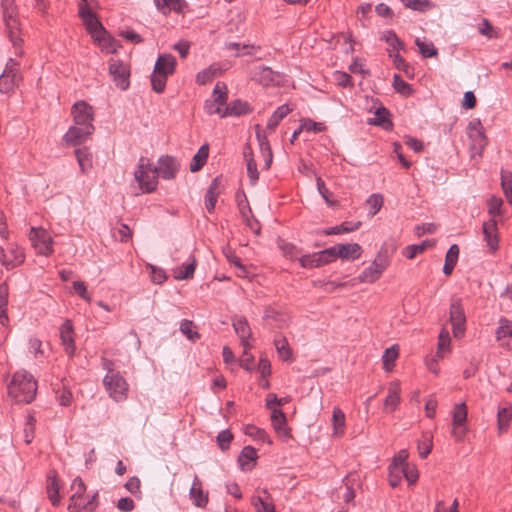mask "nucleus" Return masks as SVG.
I'll return each instance as SVG.
<instances>
[{
    "instance_id": "nucleus-22",
    "label": "nucleus",
    "mask_w": 512,
    "mask_h": 512,
    "mask_svg": "<svg viewBox=\"0 0 512 512\" xmlns=\"http://www.w3.org/2000/svg\"><path fill=\"white\" fill-rule=\"evenodd\" d=\"M400 384L398 382H392L388 388V395L384 401V411L393 412L397 409L400 403Z\"/></svg>"
},
{
    "instance_id": "nucleus-18",
    "label": "nucleus",
    "mask_w": 512,
    "mask_h": 512,
    "mask_svg": "<svg viewBox=\"0 0 512 512\" xmlns=\"http://www.w3.org/2000/svg\"><path fill=\"white\" fill-rule=\"evenodd\" d=\"M480 122L478 123H469V137L472 140L471 149L474 151H478L479 154L482 153L484 147L487 144L486 136L484 135L483 131L481 130Z\"/></svg>"
},
{
    "instance_id": "nucleus-58",
    "label": "nucleus",
    "mask_w": 512,
    "mask_h": 512,
    "mask_svg": "<svg viewBox=\"0 0 512 512\" xmlns=\"http://www.w3.org/2000/svg\"><path fill=\"white\" fill-rule=\"evenodd\" d=\"M36 419L33 415H28L24 427V440L26 444H30L34 438Z\"/></svg>"
},
{
    "instance_id": "nucleus-37",
    "label": "nucleus",
    "mask_w": 512,
    "mask_h": 512,
    "mask_svg": "<svg viewBox=\"0 0 512 512\" xmlns=\"http://www.w3.org/2000/svg\"><path fill=\"white\" fill-rule=\"evenodd\" d=\"M9 288L6 282L0 283V323L5 325L8 322L7 305H8Z\"/></svg>"
},
{
    "instance_id": "nucleus-1",
    "label": "nucleus",
    "mask_w": 512,
    "mask_h": 512,
    "mask_svg": "<svg viewBox=\"0 0 512 512\" xmlns=\"http://www.w3.org/2000/svg\"><path fill=\"white\" fill-rule=\"evenodd\" d=\"M37 382L34 377L25 370L13 374L8 384V394L17 403H31L36 396Z\"/></svg>"
},
{
    "instance_id": "nucleus-5",
    "label": "nucleus",
    "mask_w": 512,
    "mask_h": 512,
    "mask_svg": "<svg viewBox=\"0 0 512 512\" xmlns=\"http://www.w3.org/2000/svg\"><path fill=\"white\" fill-rule=\"evenodd\" d=\"M393 251L394 249L390 251L387 247L382 246L371 265L359 275V280L367 283H374L378 280L389 266Z\"/></svg>"
},
{
    "instance_id": "nucleus-7",
    "label": "nucleus",
    "mask_w": 512,
    "mask_h": 512,
    "mask_svg": "<svg viewBox=\"0 0 512 512\" xmlns=\"http://www.w3.org/2000/svg\"><path fill=\"white\" fill-rule=\"evenodd\" d=\"M103 384L109 396L115 401L118 402L127 398L128 383L119 372L106 374L103 379Z\"/></svg>"
},
{
    "instance_id": "nucleus-11",
    "label": "nucleus",
    "mask_w": 512,
    "mask_h": 512,
    "mask_svg": "<svg viewBox=\"0 0 512 512\" xmlns=\"http://www.w3.org/2000/svg\"><path fill=\"white\" fill-rule=\"evenodd\" d=\"M108 70L117 87H119L122 91H125L129 88L130 70L123 61L111 59L109 61Z\"/></svg>"
},
{
    "instance_id": "nucleus-29",
    "label": "nucleus",
    "mask_w": 512,
    "mask_h": 512,
    "mask_svg": "<svg viewBox=\"0 0 512 512\" xmlns=\"http://www.w3.org/2000/svg\"><path fill=\"white\" fill-rule=\"evenodd\" d=\"M223 69L218 64H212L208 68L200 71L196 75V82L199 85H205L211 82L215 77L220 76Z\"/></svg>"
},
{
    "instance_id": "nucleus-42",
    "label": "nucleus",
    "mask_w": 512,
    "mask_h": 512,
    "mask_svg": "<svg viewBox=\"0 0 512 512\" xmlns=\"http://www.w3.org/2000/svg\"><path fill=\"white\" fill-rule=\"evenodd\" d=\"M406 7L414 11L427 12L435 5L430 0H400Z\"/></svg>"
},
{
    "instance_id": "nucleus-61",
    "label": "nucleus",
    "mask_w": 512,
    "mask_h": 512,
    "mask_svg": "<svg viewBox=\"0 0 512 512\" xmlns=\"http://www.w3.org/2000/svg\"><path fill=\"white\" fill-rule=\"evenodd\" d=\"M367 204L370 206L369 214L374 216L383 205V196L381 194H372L367 199Z\"/></svg>"
},
{
    "instance_id": "nucleus-36",
    "label": "nucleus",
    "mask_w": 512,
    "mask_h": 512,
    "mask_svg": "<svg viewBox=\"0 0 512 512\" xmlns=\"http://www.w3.org/2000/svg\"><path fill=\"white\" fill-rule=\"evenodd\" d=\"M209 155V147L207 144L202 145L194 155L190 163V171L197 172L206 164Z\"/></svg>"
},
{
    "instance_id": "nucleus-50",
    "label": "nucleus",
    "mask_w": 512,
    "mask_h": 512,
    "mask_svg": "<svg viewBox=\"0 0 512 512\" xmlns=\"http://www.w3.org/2000/svg\"><path fill=\"white\" fill-rule=\"evenodd\" d=\"M380 39L384 40L393 50H400V49L404 48L403 42L398 38L396 33L392 30L383 32Z\"/></svg>"
},
{
    "instance_id": "nucleus-4",
    "label": "nucleus",
    "mask_w": 512,
    "mask_h": 512,
    "mask_svg": "<svg viewBox=\"0 0 512 512\" xmlns=\"http://www.w3.org/2000/svg\"><path fill=\"white\" fill-rule=\"evenodd\" d=\"M134 178L143 193H151L157 188L158 169L152 166L148 158L141 157L134 172Z\"/></svg>"
},
{
    "instance_id": "nucleus-3",
    "label": "nucleus",
    "mask_w": 512,
    "mask_h": 512,
    "mask_svg": "<svg viewBox=\"0 0 512 512\" xmlns=\"http://www.w3.org/2000/svg\"><path fill=\"white\" fill-rule=\"evenodd\" d=\"M177 60L171 54H160L154 65L151 75L152 89L156 93H163L166 88L167 78L175 72Z\"/></svg>"
},
{
    "instance_id": "nucleus-31",
    "label": "nucleus",
    "mask_w": 512,
    "mask_h": 512,
    "mask_svg": "<svg viewBox=\"0 0 512 512\" xmlns=\"http://www.w3.org/2000/svg\"><path fill=\"white\" fill-rule=\"evenodd\" d=\"M459 257V247L457 244H453L448 249L446 256H445V263L443 266V273L446 276H449L452 274L454 267L457 264Z\"/></svg>"
},
{
    "instance_id": "nucleus-12",
    "label": "nucleus",
    "mask_w": 512,
    "mask_h": 512,
    "mask_svg": "<svg viewBox=\"0 0 512 512\" xmlns=\"http://www.w3.org/2000/svg\"><path fill=\"white\" fill-rule=\"evenodd\" d=\"M25 255L16 244H9L7 249L0 246V263L6 269H12L24 262Z\"/></svg>"
},
{
    "instance_id": "nucleus-30",
    "label": "nucleus",
    "mask_w": 512,
    "mask_h": 512,
    "mask_svg": "<svg viewBox=\"0 0 512 512\" xmlns=\"http://www.w3.org/2000/svg\"><path fill=\"white\" fill-rule=\"evenodd\" d=\"M75 156L83 174H87L92 168V154L87 147L77 148Z\"/></svg>"
},
{
    "instance_id": "nucleus-57",
    "label": "nucleus",
    "mask_w": 512,
    "mask_h": 512,
    "mask_svg": "<svg viewBox=\"0 0 512 512\" xmlns=\"http://www.w3.org/2000/svg\"><path fill=\"white\" fill-rule=\"evenodd\" d=\"M299 263L301 267L306 269L318 268L321 267L318 261V256L315 253L312 254H304L299 258Z\"/></svg>"
},
{
    "instance_id": "nucleus-43",
    "label": "nucleus",
    "mask_w": 512,
    "mask_h": 512,
    "mask_svg": "<svg viewBox=\"0 0 512 512\" xmlns=\"http://www.w3.org/2000/svg\"><path fill=\"white\" fill-rule=\"evenodd\" d=\"M433 243L430 240H425L420 244L408 245L403 250V255L408 259H413L418 254L423 253L428 247H431Z\"/></svg>"
},
{
    "instance_id": "nucleus-44",
    "label": "nucleus",
    "mask_w": 512,
    "mask_h": 512,
    "mask_svg": "<svg viewBox=\"0 0 512 512\" xmlns=\"http://www.w3.org/2000/svg\"><path fill=\"white\" fill-rule=\"evenodd\" d=\"M212 97H213V99H211V100L213 102H216L221 107L226 105L227 99H228V91H227L226 84L222 83V82H218L213 89Z\"/></svg>"
},
{
    "instance_id": "nucleus-56",
    "label": "nucleus",
    "mask_w": 512,
    "mask_h": 512,
    "mask_svg": "<svg viewBox=\"0 0 512 512\" xmlns=\"http://www.w3.org/2000/svg\"><path fill=\"white\" fill-rule=\"evenodd\" d=\"M393 87L394 89L401 93L404 96H408L412 93L411 86L405 82L402 77L398 74H395L393 77Z\"/></svg>"
},
{
    "instance_id": "nucleus-24",
    "label": "nucleus",
    "mask_w": 512,
    "mask_h": 512,
    "mask_svg": "<svg viewBox=\"0 0 512 512\" xmlns=\"http://www.w3.org/2000/svg\"><path fill=\"white\" fill-rule=\"evenodd\" d=\"M272 426L279 436L286 437L289 435L287 426V418L281 409H272L271 412Z\"/></svg>"
},
{
    "instance_id": "nucleus-62",
    "label": "nucleus",
    "mask_w": 512,
    "mask_h": 512,
    "mask_svg": "<svg viewBox=\"0 0 512 512\" xmlns=\"http://www.w3.org/2000/svg\"><path fill=\"white\" fill-rule=\"evenodd\" d=\"M432 447H433L432 437L425 435L424 439L418 442L419 456L422 459L426 458L430 454Z\"/></svg>"
},
{
    "instance_id": "nucleus-23",
    "label": "nucleus",
    "mask_w": 512,
    "mask_h": 512,
    "mask_svg": "<svg viewBox=\"0 0 512 512\" xmlns=\"http://www.w3.org/2000/svg\"><path fill=\"white\" fill-rule=\"evenodd\" d=\"M46 482L48 499L51 504L56 507L60 504L59 484L56 471L52 470L48 473Z\"/></svg>"
},
{
    "instance_id": "nucleus-64",
    "label": "nucleus",
    "mask_w": 512,
    "mask_h": 512,
    "mask_svg": "<svg viewBox=\"0 0 512 512\" xmlns=\"http://www.w3.org/2000/svg\"><path fill=\"white\" fill-rule=\"evenodd\" d=\"M398 471L404 475L409 484H414L418 480L419 475L415 466L408 464L400 468Z\"/></svg>"
},
{
    "instance_id": "nucleus-52",
    "label": "nucleus",
    "mask_w": 512,
    "mask_h": 512,
    "mask_svg": "<svg viewBox=\"0 0 512 512\" xmlns=\"http://www.w3.org/2000/svg\"><path fill=\"white\" fill-rule=\"evenodd\" d=\"M415 44L419 48V51L423 57L431 58L437 55V49L432 42H425L421 41L419 38H416Z\"/></svg>"
},
{
    "instance_id": "nucleus-20",
    "label": "nucleus",
    "mask_w": 512,
    "mask_h": 512,
    "mask_svg": "<svg viewBox=\"0 0 512 512\" xmlns=\"http://www.w3.org/2000/svg\"><path fill=\"white\" fill-rule=\"evenodd\" d=\"M60 339L65 351L72 356L75 351L73 338V325L70 320H65L60 327Z\"/></svg>"
},
{
    "instance_id": "nucleus-45",
    "label": "nucleus",
    "mask_w": 512,
    "mask_h": 512,
    "mask_svg": "<svg viewBox=\"0 0 512 512\" xmlns=\"http://www.w3.org/2000/svg\"><path fill=\"white\" fill-rule=\"evenodd\" d=\"M399 355V348L397 345H393L384 351L382 356L383 366L386 371H390L391 367L394 366L395 360Z\"/></svg>"
},
{
    "instance_id": "nucleus-32",
    "label": "nucleus",
    "mask_w": 512,
    "mask_h": 512,
    "mask_svg": "<svg viewBox=\"0 0 512 512\" xmlns=\"http://www.w3.org/2000/svg\"><path fill=\"white\" fill-rule=\"evenodd\" d=\"M218 187L219 180L218 178H214L206 191L205 206L209 213H212L215 209V205L219 194Z\"/></svg>"
},
{
    "instance_id": "nucleus-55",
    "label": "nucleus",
    "mask_w": 512,
    "mask_h": 512,
    "mask_svg": "<svg viewBox=\"0 0 512 512\" xmlns=\"http://www.w3.org/2000/svg\"><path fill=\"white\" fill-rule=\"evenodd\" d=\"M333 78L335 83L340 87L352 88L354 86L352 77L346 72L335 71L333 74Z\"/></svg>"
},
{
    "instance_id": "nucleus-16",
    "label": "nucleus",
    "mask_w": 512,
    "mask_h": 512,
    "mask_svg": "<svg viewBox=\"0 0 512 512\" xmlns=\"http://www.w3.org/2000/svg\"><path fill=\"white\" fill-rule=\"evenodd\" d=\"M158 163V176L160 175L166 180L173 179L176 176V173L179 170V164L174 157L168 155L161 156Z\"/></svg>"
},
{
    "instance_id": "nucleus-51",
    "label": "nucleus",
    "mask_w": 512,
    "mask_h": 512,
    "mask_svg": "<svg viewBox=\"0 0 512 512\" xmlns=\"http://www.w3.org/2000/svg\"><path fill=\"white\" fill-rule=\"evenodd\" d=\"M511 418L512 412L510 408L503 407L498 409L497 423L500 431H503L508 427Z\"/></svg>"
},
{
    "instance_id": "nucleus-53",
    "label": "nucleus",
    "mask_w": 512,
    "mask_h": 512,
    "mask_svg": "<svg viewBox=\"0 0 512 512\" xmlns=\"http://www.w3.org/2000/svg\"><path fill=\"white\" fill-rule=\"evenodd\" d=\"M370 123L387 128V124L391 125L389 121V111L384 107L378 108L375 112V118L371 120Z\"/></svg>"
},
{
    "instance_id": "nucleus-10",
    "label": "nucleus",
    "mask_w": 512,
    "mask_h": 512,
    "mask_svg": "<svg viewBox=\"0 0 512 512\" xmlns=\"http://www.w3.org/2000/svg\"><path fill=\"white\" fill-rule=\"evenodd\" d=\"M30 240L39 254L49 256L53 253V240L45 229L32 227Z\"/></svg>"
},
{
    "instance_id": "nucleus-25",
    "label": "nucleus",
    "mask_w": 512,
    "mask_h": 512,
    "mask_svg": "<svg viewBox=\"0 0 512 512\" xmlns=\"http://www.w3.org/2000/svg\"><path fill=\"white\" fill-rule=\"evenodd\" d=\"M263 496H253L252 505L256 512H276L271 494L266 490H262Z\"/></svg>"
},
{
    "instance_id": "nucleus-19",
    "label": "nucleus",
    "mask_w": 512,
    "mask_h": 512,
    "mask_svg": "<svg viewBox=\"0 0 512 512\" xmlns=\"http://www.w3.org/2000/svg\"><path fill=\"white\" fill-rule=\"evenodd\" d=\"M189 495L193 504L197 507H205L208 503V494L203 491L202 482L196 474L194 475Z\"/></svg>"
},
{
    "instance_id": "nucleus-48",
    "label": "nucleus",
    "mask_w": 512,
    "mask_h": 512,
    "mask_svg": "<svg viewBox=\"0 0 512 512\" xmlns=\"http://www.w3.org/2000/svg\"><path fill=\"white\" fill-rule=\"evenodd\" d=\"M244 433L256 440H259L262 442H268L269 444L271 443V440H270L268 434L266 433V431L264 429L256 427L255 425H252V424L246 425V427L244 429Z\"/></svg>"
},
{
    "instance_id": "nucleus-8",
    "label": "nucleus",
    "mask_w": 512,
    "mask_h": 512,
    "mask_svg": "<svg viewBox=\"0 0 512 512\" xmlns=\"http://www.w3.org/2000/svg\"><path fill=\"white\" fill-rule=\"evenodd\" d=\"M251 79L262 86H279L284 80V75L273 71L270 67L258 65L250 71Z\"/></svg>"
},
{
    "instance_id": "nucleus-27",
    "label": "nucleus",
    "mask_w": 512,
    "mask_h": 512,
    "mask_svg": "<svg viewBox=\"0 0 512 512\" xmlns=\"http://www.w3.org/2000/svg\"><path fill=\"white\" fill-rule=\"evenodd\" d=\"M233 328L236 334L240 337L241 344L244 348H250L248 339L251 337V329L247 320L243 317L236 319L233 322Z\"/></svg>"
},
{
    "instance_id": "nucleus-9",
    "label": "nucleus",
    "mask_w": 512,
    "mask_h": 512,
    "mask_svg": "<svg viewBox=\"0 0 512 512\" xmlns=\"http://www.w3.org/2000/svg\"><path fill=\"white\" fill-rule=\"evenodd\" d=\"M449 314L454 337H462L466 330V316L461 299L452 300Z\"/></svg>"
},
{
    "instance_id": "nucleus-39",
    "label": "nucleus",
    "mask_w": 512,
    "mask_h": 512,
    "mask_svg": "<svg viewBox=\"0 0 512 512\" xmlns=\"http://www.w3.org/2000/svg\"><path fill=\"white\" fill-rule=\"evenodd\" d=\"M157 8L163 13L167 14L171 10L181 12L183 9V0H154Z\"/></svg>"
},
{
    "instance_id": "nucleus-54",
    "label": "nucleus",
    "mask_w": 512,
    "mask_h": 512,
    "mask_svg": "<svg viewBox=\"0 0 512 512\" xmlns=\"http://www.w3.org/2000/svg\"><path fill=\"white\" fill-rule=\"evenodd\" d=\"M316 185L318 192L320 193L326 204L331 207L335 206L337 204V201L331 198L332 193L328 190L322 178L318 177L316 179Z\"/></svg>"
},
{
    "instance_id": "nucleus-47",
    "label": "nucleus",
    "mask_w": 512,
    "mask_h": 512,
    "mask_svg": "<svg viewBox=\"0 0 512 512\" xmlns=\"http://www.w3.org/2000/svg\"><path fill=\"white\" fill-rule=\"evenodd\" d=\"M501 187L510 205H512V174L508 171L501 172Z\"/></svg>"
},
{
    "instance_id": "nucleus-49",
    "label": "nucleus",
    "mask_w": 512,
    "mask_h": 512,
    "mask_svg": "<svg viewBox=\"0 0 512 512\" xmlns=\"http://www.w3.org/2000/svg\"><path fill=\"white\" fill-rule=\"evenodd\" d=\"M496 337L498 340L511 339L512 340V321L501 319L500 325L496 330Z\"/></svg>"
},
{
    "instance_id": "nucleus-63",
    "label": "nucleus",
    "mask_w": 512,
    "mask_h": 512,
    "mask_svg": "<svg viewBox=\"0 0 512 512\" xmlns=\"http://www.w3.org/2000/svg\"><path fill=\"white\" fill-rule=\"evenodd\" d=\"M503 201L501 198H498L496 196H492L488 200V213L490 216L495 217L501 214V208H502Z\"/></svg>"
},
{
    "instance_id": "nucleus-21",
    "label": "nucleus",
    "mask_w": 512,
    "mask_h": 512,
    "mask_svg": "<svg viewBox=\"0 0 512 512\" xmlns=\"http://www.w3.org/2000/svg\"><path fill=\"white\" fill-rule=\"evenodd\" d=\"M252 112L249 103L241 99L231 101L223 110L222 118L229 116H242Z\"/></svg>"
},
{
    "instance_id": "nucleus-59",
    "label": "nucleus",
    "mask_w": 512,
    "mask_h": 512,
    "mask_svg": "<svg viewBox=\"0 0 512 512\" xmlns=\"http://www.w3.org/2000/svg\"><path fill=\"white\" fill-rule=\"evenodd\" d=\"M20 78L8 77L7 75H0V91L2 93H9L17 85Z\"/></svg>"
},
{
    "instance_id": "nucleus-46",
    "label": "nucleus",
    "mask_w": 512,
    "mask_h": 512,
    "mask_svg": "<svg viewBox=\"0 0 512 512\" xmlns=\"http://www.w3.org/2000/svg\"><path fill=\"white\" fill-rule=\"evenodd\" d=\"M180 331L187 339L193 342L200 338V334L195 331V324L191 320L183 319L180 323Z\"/></svg>"
},
{
    "instance_id": "nucleus-40",
    "label": "nucleus",
    "mask_w": 512,
    "mask_h": 512,
    "mask_svg": "<svg viewBox=\"0 0 512 512\" xmlns=\"http://www.w3.org/2000/svg\"><path fill=\"white\" fill-rule=\"evenodd\" d=\"M333 434L342 436L345 429V414L340 408H334L332 414Z\"/></svg>"
},
{
    "instance_id": "nucleus-35",
    "label": "nucleus",
    "mask_w": 512,
    "mask_h": 512,
    "mask_svg": "<svg viewBox=\"0 0 512 512\" xmlns=\"http://www.w3.org/2000/svg\"><path fill=\"white\" fill-rule=\"evenodd\" d=\"M291 112L287 104L279 106L270 116L267 122V130L274 131L279 123Z\"/></svg>"
},
{
    "instance_id": "nucleus-33",
    "label": "nucleus",
    "mask_w": 512,
    "mask_h": 512,
    "mask_svg": "<svg viewBox=\"0 0 512 512\" xmlns=\"http://www.w3.org/2000/svg\"><path fill=\"white\" fill-rule=\"evenodd\" d=\"M274 345L279 357L284 361L292 360V351L285 336L278 334L274 338Z\"/></svg>"
},
{
    "instance_id": "nucleus-15",
    "label": "nucleus",
    "mask_w": 512,
    "mask_h": 512,
    "mask_svg": "<svg viewBox=\"0 0 512 512\" xmlns=\"http://www.w3.org/2000/svg\"><path fill=\"white\" fill-rule=\"evenodd\" d=\"M467 420V407L465 403L456 404L453 408L452 422H453V435L457 441L464 438L466 430L462 428Z\"/></svg>"
},
{
    "instance_id": "nucleus-60",
    "label": "nucleus",
    "mask_w": 512,
    "mask_h": 512,
    "mask_svg": "<svg viewBox=\"0 0 512 512\" xmlns=\"http://www.w3.org/2000/svg\"><path fill=\"white\" fill-rule=\"evenodd\" d=\"M232 440L233 434L228 429L219 432L217 435V443L222 451L229 449Z\"/></svg>"
},
{
    "instance_id": "nucleus-34",
    "label": "nucleus",
    "mask_w": 512,
    "mask_h": 512,
    "mask_svg": "<svg viewBox=\"0 0 512 512\" xmlns=\"http://www.w3.org/2000/svg\"><path fill=\"white\" fill-rule=\"evenodd\" d=\"M196 269V259L190 256V261L182 264L180 267L174 270V277L177 280L191 279L194 276Z\"/></svg>"
},
{
    "instance_id": "nucleus-2",
    "label": "nucleus",
    "mask_w": 512,
    "mask_h": 512,
    "mask_svg": "<svg viewBox=\"0 0 512 512\" xmlns=\"http://www.w3.org/2000/svg\"><path fill=\"white\" fill-rule=\"evenodd\" d=\"M1 8L3 19L6 26V31L10 42L12 43L15 54L17 56L23 55L22 43L23 40L20 36V22L17 16V9L14 6V0H1Z\"/></svg>"
},
{
    "instance_id": "nucleus-17",
    "label": "nucleus",
    "mask_w": 512,
    "mask_h": 512,
    "mask_svg": "<svg viewBox=\"0 0 512 512\" xmlns=\"http://www.w3.org/2000/svg\"><path fill=\"white\" fill-rule=\"evenodd\" d=\"M482 231L487 246L490 248V250L495 251L498 248L499 243L496 220L491 218L488 221H485L482 225Z\"/></svg>"
},
{
    "instance_id": "nucleus-26",
    "label": "nucleus",
    "mask_w": 512,
    "mask_h": 512,
    "mask_svg": "<svg viewBox=\"0 0 512 512\" xmlns=\"http://www.w3.org/2000/svg\"><path fill=\"white\" fill-rule=\"evenodd\" d=\"M264 319L270 323L274 328H284L288 325V317L286 314L268 307L264 312Z\"/></svg>"
},
{
    "instance_id": "nucleus-41",
    "label": "nucleus",
    "mask_w": 512,
    "mask_h": 512,
    "mask_svg": "<svg viewBox=\"0 0 512 512\" xmlns=\"http://www.w3.org/2000/svg\"><path fill=\"white\" fill-rule=\"evenodd\" d=\"M361 226V222H343L342 224L330 227L325 230V235H338L341 233H349L357 230Z\"/></svg>"
},
{
    "instance_id": "nucleus-6",
    "label": "nucleus",
    "mask_w": 512,
    "mask_h": 512,
    "mask_svg": "<svg viewBox=\"0 0 512 512\" xmlns=\"http://www.w3.org/2000/svg\"><path fill=\"white\" fill-rule=\"evenodd\" d=\"M79 16L86 26L87 31L98 43H101L102 38L98 34L106 33V30L98 20L96 14L89 8L86 0H80L79 2Z\"/></svg>"
},
{
    "instance_id": "nucleus-28",
    "label": "nucleus",
    "mask_w": 512,
    "mask_h": 512,
    "mask_svg": "<svg viewBox=\"0 0 512 512\" xmlns=\"http://www.w3.org/2000/svg\"><path fill=\"white\" fill-rule=\"evenodd\" d=\"M362 254V247L357 243L339 244L338 255L339 258L347 260H355L360 258Z\"/></svg>"
},
{
    "instance_id": "nucleus-14",
    "label": "nucleus",
    "mask_w": 512,
    "mask_h": 512,
    "mask_svg": "<svg viewBox=\"0 0 512 512\" xmlns=\"http://www.w3.org/2000/svg\"><path fill=\"white\" fill-rule=\"evenodd\" d=\"M94 130V126H78L74 124L65 133L63 140L68 145L76 146L90 137Z\"/></svg>"
},
{
    "instance_id": "nucleus-13",
    "label": "nucleus",
    "mask_w": 512,
    "mask_h": 512,
    "mask_svg": "<svg viewBox=\"0 0 512 512\" xmlns=\"http://www.w3.org/2000/svg\"><path fill=\"white\" fill-rule=\"evenodd\" d=\"M74 124L78 126H94V112L92 106L85 101H78L72 106Z\"/></svg>"
},
{
    "instance_id": "nucleus-38",
    "label": "nucleus",
    "mask_w": 512,
    "mask_h": 512,
    "mask_svg": "<svg viewBox=\"0 0 512 512\" xmlns=\"http://www.w3.org/2000/svg\"><path fill=\"white\" fill-rule=\"evenodd\" d=\"M257 459V451L254 447L252 446H245L239 457H238V462L241 466V469L242 470H249L251 469L252 466H248L250 462H255Z\"/></svg>"
}]
</instances>
